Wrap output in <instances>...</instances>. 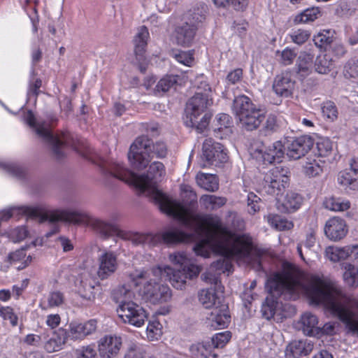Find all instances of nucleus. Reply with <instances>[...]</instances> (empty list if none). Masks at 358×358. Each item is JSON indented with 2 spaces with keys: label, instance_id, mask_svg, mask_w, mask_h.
Returning a JSON list of instances; mask_svg holds the SVG:
<instances>
[{
  "label": "nucleus",
  "instance_id": "nucleus-1",
  "mask_svg": "<svg viewBox=\"0 0 358 358\" xmlns=\"http://www.w3.org/2000/svg\"><path fill=\"white\" fill-rule=\"evenodd\" d=\"M181 224L187 230V234L192 236L188 242L203 237L194 247L197 255L208 257L210 252L220 255L206 272H210L219 278L221 273L231 271V259L260 266V252L253 245L252 238L248 234L231 231L222 224L219 217L207 218L203 226L191 217Z\"/></svg>",
  "mask_w": 358,
  "mask_h": 358
},
{
  "label": "nucleus",
  "instance_id": "nucleus-2",
  "mask_svg": "<svg viewBox=\"0 0 358 358\" xmlns=\"http://www.w3.org/2000/svg\"><path fill=\"white\" fill-rule=\"evenodd\" d=\"M266 287L271 299H277L281 295H292L295 298L304 294L314 305H322L331 314L337 317L343 324L357 331L352 322L349 312L343 307L346 303L357 302L342 293V288L334 280L324 275L305 276L292 264L285 262L282 269L271 275L267 280Z\"/></svg>",
  "mask_w": 358,
  "mask_h": 358
},
{
  "label": "nucleus",
  "instance_id": "nucleus-3",
  "mask_svg": "<svg viewBox=\"0 0 358 358\" xmlns=\"http://www.w3.org/2000/svg\"><path fill=\"white\" fill-rule=\"evenodd\" d=\"M23 213L33 218H38L41 222L49 221L55 223L59 221L91 227L101 237L108 238L116 236L131 242L134 245L152 247L163 242L167 245L178 243H188L192 235L179 229H170L162 234L131 232L121 230L115 224L92 216L84 210L57 209L45 212L41 207L23 206Z\"/></svg>",
  "mask_w": 358,
  "mask_h": 358
},
{
  "label": "nucleus",
  "instance_id": "nucleus-4",
  "mask_svg": "<svg viewBox=\"0 0 358 358\" xmlns=\"http://www.w3.org/2000/svg\"><path fill=\"white\" fill-rule=\"evenodd\" d=\"M169 260L180 268L173 270L169 266H157L149 271L136 270L129 274L134 286L143 283L140 294L147 301L153 304L166 302L171 297L170 288L162 284L164 275L169 277L171 285L178 289L185 287L187 280L196 278L201 268L194 264L185 252H176L169 255Z\"/></svg>",
  "mask_w": 358,
  "mask_h": 358
},
{
  "label": "nucleus",
  "instance_id": "nucleus-5",
  "mask_svg": "<svg viewBox=\"0 0 358 358\" xmlns=\"http://www.w3.org/2000/svg\"><path fill=\"white\" fill-rule=\"evenodd\" d=\"M110 172L115 178L134 185L150 196L162 212L173 216L181 223L189 219L190 215L183 206L172 201L168 195L159 190L157 187L158 180L165 174L164 166L162 162L152 163L146 175H138L125 169L120 163H115Z\"/></svg>",
  "mask_w": 358,
  "mask_h": 358
},
{
  "label": "nucleus",
  "instance_id": "nucleus-6",
  "mask_svg": "<svg viewBox=\"0 0 358 358\" xmlns=\"http://www.w3.org/2000/svg\"><path fill=\"white\" fill-rule=\"evenodd\" d=\"M213 104V99L206 93L196 92L188 101L186 107L185 124L194 127L199 133H202L208 127L210 115L206 110Z\"/></svg>",
  "mask_w": 358,
  "mask_h": 358
},
{
  "label": "nucleus",
  "instance_id": "nucleus-7",
  "mask_svg": "<svg viewBox=\"0 0 358 358\" xmlns=\"http://www.w3.org/2000/svg\"><path fill=\"white\" fill-rule=\"evenodd\" d=\"M24 120L34 129L38 136L49 143L52 154L55 159H62L65 156L64 148L66 146H73L70 141L71 137L69 133L53 135L49 129L48 124L45 122L36 121L31 111L29 110L26 113Z\"/></svg>",
  "mask_w": 358,
  "mask_h": 358
},
{
  "label": "nucleus",
  "instance_id": "nucleus-8",
  "mask_svg": "<svg viewBox=\"0 0 358 358\" xmlns=\"http://www.w3.org/2000/svg\"><path fill=\"white\" fill-rule=\"evenodd\" d=\"M233 110L241 127L248 131L257 129L265 119L264 110L257 107L245 95L234 99Z\"/></svg>",
  "mask_w": 358,
  "mask_h": 358
},
{
  "label": "nucleus",
  "instance_id": "nucleus-9",
  "mask_svg": "<svg viewBox=\"0 0 358 358\" xmlns=\"http://www.w3.org/2000/svg\"><path fill=\"white\" fill-rule=\"evenodd\" d=\"M201 278L203 281L214 287L199 291L198 297L200 303L207 309H213L215 306L222 305L221 297L224 292V287L218 278L212 275L210 272L203 273Z\"/></svg>",
  "mask_w": 358,
  "mask_h": 358
},
{
  "label": "nucleus",
  "instance_id": "nucleus-10",
  "mask_svg": "<svg viewBox=\"0 0 358 358\" xmlns=\"http://www.w3.org/2000/svg\"><path fill=\"white\" fill-rule=\"evenodd\" d=\"M152 141L146 136H140L130 146L128 159L134 169L142 170L151 160Z\"/></svg>",
  "mask_w": 358,
  "mask_h": 358
},
{
  "label": "nucleus",
  "instance_id": "nucleus-11",
  "mask_svg": "<svg viewBox=\"0 0 358 358\" xmlns=\"http://www.w3.org/2000/svg\"><path fill=\"white\" fill-rule=\"evenodd\" d=\"M117 313L123 323L136 327H141L148 317L145 309L132 301H121Z\"/></svg>",
  "mask_w": 358,
  "mask_h": 358
},
{
  "label": "nucleus",
  "instance_id": "nucleus-12",
  "mask_svg": "<svg viewBox=\"0 0 358 358\" xmlns=\"http://www.w3.org/2000/svg\"><path fill=\"white\" fill-rule=\"evenodd\" d=\"M287 169L275 166L266 173L263 180V189L268 194L278 196L289 182Z\"/></svg>",
  "mask_w": 358,
  "mask_h": 358
},
{
  "label": "nucleus",
  "instance_id": "nucleus-13",
  "mask_svg": "<svg viewBox=\"0 0 358 358\" xmlns=\"http://www.w3.org/2000/svg\"><path fill=\"white\" fill-rule=\"evenodd\" d=\"M250 155L253 158L264 163H278L284 157L285 148L280 141H277L268 147L262 143H257L251 146Z\"/></svg>",
  "mask_w": 358,
  "mask_h": 358
},
{
  "label": "nucleus",
  "instance_id": "nucleus-14",
  "mask_svg": "<svg viewBox=\"0 0 358 358\" xmlns=\"http://www.w3.org/2000/svg\"><path fill=\"white\" fill-rule=\"evenodd\" d=\"M202 20V16L196 15L192 19L178 25L174 31L173 39L181 46H189L194 38L196 30Z\"/></svg>",
  "mask_w": 358,
  "mask_h": 358
},
{
  "label": "nucleus",
  "instance_id": "nucleus-15",
  "mask_svg": "<svg viewBox=\"0 0 358 358\" xmlns=\"http://www.w3.org/2000/svg\"><path fill=\"white\" fill-rule=\"evenodd\" d=\"M202 151V157L206 160V162L201 164L202 167L213 164L217 166L226 162L228 159L227 150L223 145L215 142L212 138L205 140Z\"/></svg>",
  "mask_w": 358,
  "mask_h": 358
},
{
  "label": "nucleus",
  "instance_id": "nucleus-16",
  "mask_svg": "<svg viewBox=\"0 0 358 358\" xmlns=\"http://www.w3.org/2000/svg\"><path fill=\"white\" fill-rule=\"evenodd\" d=\"M97 329V321L92 319L85 322H71L68 327L64 329L66 340L73 341H83L87 336L93 334Z\"/></svg>",
  "mask_w": 358,
  "mask_h": 358
},
{
  "label": "nucleus",
  "instance_id": "nucleus-17",
  "mask_svg": "<svg viewBox=\"0 0 358 358\" xmlns=\"http://www.w3.org/2000/svg\"><path fill=\"white\" fill-rule=\"evenodd\" d=\"M118 254L108 249H103L98 256L97 275L101 280H106L116 272L118 268Z\"/></svg>",
  "mask_w": 358,
  "mask_h": 358
},
{
  "label": "nucleus",
  "instance_id": "nucleus-18",
  "mask_svg": "<svg viewBox=\"0 0 358 358\" xmlns=\"http://www.w3.org/2000/svg\"><path fill=\"white\" fill-rule=\"evenodd\" d=\"M313 140L308 136L287 138L285 145L287 156L294 160L303 157L312 148Z\"/></svg>",
  "mask_w": 358,
  "mask_h": 358
},
{
  "label": "nucleus",
  "instance_id": "nucleus-19",
  "mask_svg": "<svg viewBox=\"0 0 358 358\" xmlns=\"http://www.w3.org/2000/svg\"><path fill=\"white\" fill-rule=\"evenodd\" d=\"M122 346V339L117 335H105L97 341V350L101 358H117Z\"/></svg>",
  "mask_w": 358,
  "mask_h": 358
},
{
  "label": "nucleus",
  "instance_id": "nucleus-20",
  "mask_svg": "<svg viewBox=\"0 0 358 358\" xmlns=\"http://www.w3.org/2000/svg\"><path fill=\"white\" fill-rule=\"evenodd\" d=\"M348 233V227L344 220L338 217L329 218L324 226L326 236L334 241L343 239Z\"/></svg>",
  "mask_w": 358,
  "mask_h": 358
},
{
  "label": "nucleus",
  "instance_id": "nucleus-21",
  "mask_svg": "<svg viewBox=\"0 0 358 358\" xmlns=\"http://www.w3.org/2000/svg\"><path fill=\"white\" fill-rule=\"evenodd\" d=\"M297 328L306 336H313L320 335V327L317 315L310 313H303L297 322Z\"/></svg>",
  "mask_w": 358,
  "mask_h": 358
},
{
  "label": "nucleus",
  "instance_id": "nucleus-22",
  "mask_svg": "<svg viewBox=\"0 0 358 358\" xmlns=\"http://www.w3.org/2000/svg\"><path fill=\"white\" fill-rule=\"evenodd\" d=\"M180 190L182 194V199H183L184 203H181L178 201H177L176 200L173 199L171 197H169V198L172 201H176L178 203H180L182 206H183L187 210L188 213L189 214L191 218H192L193 220H195L199 223V224H201L203 226V224H204L205 220L207 218H208L210 217H215L214 215H208V216H206V217L201 219L199 216L195 215L192 212V210L189 209V208L187 206V205L191 206L196 203L197 196H196V192L193 190V189L191 186H189L188 185H185V184L181 185Z\"/></svg>",
  "mask_w": 358,
  "mask_h": 358
},
{
  "label": "nucleus",
  "instance_id": "nucleus-23",
  "mask_svg": "<svg viewBox=\"0 0 358 358\" xmlns=\"http://www.w3.org/2000/svg\"><path fill=\"white\" fill-rule=\"evenodd\" d=\"M230 315L225 304L215 306L207 317L209 324L214 329H224L230 322Z\"/></svg>",
  "mask_w": 358,
  "mask_h": 358
},
{
  "label": "nucleus",
  "instance_id": "nucleus-24",
  "mask_svg": "<svg viewBox=\"0 0 358 358\" xmlns=\"http://www.w3.org/2000/svg\"><path fill=\"white\" fill-rule=\"evenodd\" d=\"M313 349V344L307 339L292 341L286 348L287 358H301L308 355Z\"/></svg>",
  "mask_w": 358,
  "mask_h": 358
},
{
  "label": "nucleus",
  "instance_id": "nucleus-25",
  "mask_svg": "<svg viewBox=\"0 0 358 358\" xmlns=\"http://www.w3.org/2000/svg\"><path fill=\"white\" fill-rule=\"evenodd\" d=\"M294 85L295 81L291 73L285 72L275 78L273 89L278 95L288 97L292 94Z\"/></svg>",
  "mask_w": 358,
  "mask_h": 358
},
{
  "label": "nucleus",
  "instance_id": "nucleus-26",
  "mask_svg": "<svg viewBox=\"0 0 358 358\" xmlns=\"http://www.w3.org/2000/svg\"><path fill=\"white\" fill-rule=\"evenodd\" d=\"M67 340L65 336L64 328L55 331L51 337L47 334V338L43 340V348L48 353L60 350Z\"/></svg>",
  "mask_w": 358,
  "mask_h": 358
},
{
  "label": "nucleus",
  "instance_id": "nucleus-27",
  "mask_svg": "<svg viewBox=\"0 0 358 358\" xmlns=\"http://www.w3.org/2000/svg\"><path fill=\"white\" fill-rule=\"evenodd\" d=\"M354 249L353 245H348L341 248L329 246L325 250V256L333 262L344 260L350 257H352L354 262Z\"/></svg>",
  "mask_w": 358,
  "mask_h": 358
},
{
  "label": "nucleus",
  "instance_id": "nucleus-28",
  "mask_svg": "<svg viewBox=\"0 0 358 358\" xmlns=\"http://www.w3.org/2000/svg\"><path fill=\"white\" fill-rule=\"evenodd\" d=\"M95 280L88 273H83L80 275V287L78 292L81 296L89 301L95 299L96 294Z\"/></svg>",
  "mask_w": 358,
  "mask_h": 358
},
{
  "label": "nucleus",
  "instance_id": "nucleus-29",
  "mask_svg": "<svg viewBox=\"0 0 358 358\" xmlns=\"http://www.w3.org/2000/svg\"><path fill=\"white\" fill-rule=\"evenodd\" d=\"M149 38L148 29L146 27L142 26L138 29V32L134 36V52L136 59L141 62L144 59V52Z\"/></svg>",
  "mask_w": 358,
  "mask_h": 358
},
{
  "label": "nucleus",
  "instance_id": "nucleus-30",
  "mask_svg": "<svg viewBox=\"0 0 358 358\" xmlns=\"http://www.w3.org/2000/svg\"><path fill=\"white\" fill-rule=\"evenodd\" d=\"M213 350L210 341L198 342L189 346V352L195 358H216Z\"/></svg>",
  "mask_w": 358,
  "mask_h": 358
},
{
  "label": "nucleus",
  "instance_id": "nucleus-31",
  "mask_svg": "<svg viewBox=\"0 0 358 358\" xmlns=\"http://www.w3.org/2000/svg\"><path fill=\"white\" fill-rule=\"evenodd\" d=\"M323 164L319 157L309 156L303 165V172L308 177L319 176L323 171Z\"/></svg>",
  "mask_w": 358,
  "mask_h": 358
},
{
  "label": "nucleus",
  "instance_id": "nucleus-32",
  "mask_svg": "<svg viewBox=\"0 0 358 358\" xmlns=\"http://www.w3.org/2000/svg\"><path fill=\"white\" fill-rule=\"evenodd\" d=\"M197 185L208 192H215L219 188V180L214 174L198 173L196 176Z\"/></svg>",
  "mask_w": 358,
  "mask_h": 358
},
{
  "label": "nucleus",
  "instance_id": "nucleus-33",
  "mask_svg": "<svg viewBox=\"0 0 358 358\" xmlns=\"http://www.w3.org/2000/svg\"><path fill=\"white\" fill-rule=\"evenodd\" d=\"M313 55L307 52H301L296 61L297 72L301 76L309 75L313 69Z\"/></svg>",
  "mask_w": 358,
  "mask_h": 358
},
{
  "label": "nucleus",
  "instance_id": "nucleus-34",
  "mask_svg": "<svg viewBox=\"0 0 358 358\" xmlns=\"http://www.w3.org/2000/svg\"><path fill=\"white\" fill-rule=\"evenodd\" d=\"M265 218L270 226L278 231L289 230L294 226L292 221L277 214H269Z\"/></svg>",
  "mask_w": 358,
  "mask_h": 358
},
{
  "label": "nucleus",
  "instance_id": "nucleus-35",
  "mask_svg": "<svg viewBox=\"0 0 358 358\" xmlns=\"http://www.w3.org/2000/svg\"><path fill=\"white\" fill-rule=\"evenodd\" d=\"M226 202L227 199L224 197L211 194H205L200 198L201 204L207 210H217L223 206Z\"/></svg>",
  "mask_w": 358,
  "mask_h": 358
},
{
  "label": "nucleus",
  "instance_id": "nucleus-36",
  "mask_svg": "<svg viewBox=\"0 0 358 358\" xmlns=\"http://www.w3.org/2000/svg\"><path fill=\"white\" fill-rule=\"evenodd\" d=\"M315 71L320 74H327L334 67V61L329 54L317 56L315 63Z\"/></svg>",
  "mask_w": 358,
  "mask_h": 358
},
{
  "label": "nucleus",
  "instance_id": "nucleus-37",
  "mask_svg": "<svg viewBox=\"0 0 358 358\" xmlns=\"http://www.w3.org/2000/svg\"><path fill=\"white\" fill-rule=\"evenodd\" d=\"M325 208L332 211H344L350 208V202L341 198L329 197L324 201Z\"/></svg>",
  "mask_w": 358,
  "mask_h": 358
},
{
  "label": "nucleus",
  "instance_id": "nucleus-38",
  "mask_svg": "<svg viewBox=\"0 0 358 358\" xmlns=\"http://www.w3.org/2000/svg\"><path fill=\"white\" fill-rule=\"evenodd\" d=\"M8 259L11 264L19 265L17 266L18 270L24 268L31 261V257L28 256L26 257L25 250L24 249L17 250L14 252L10 253Z\"/></svg>",
  "mask_w": 358,
  "mask_h": 358
},
{
  "label": "nucleus",
  "instance_id": "nucleus-39",
  "mask_svg": "<svg viewBox=\"0 0 358 358\" xmlns=\"http://www.w3.org/2000/svg\"><path fill=\"white\" fill-rule=\"evenodd\" d=\"M178 84L181 85L178 76H166L158 82L155 87V93L166 92Z\"/></svg>",
  "mask_w": 358,
  "mask_h": 358
},
{
  "label": "nucleus",
  "instance_id": "nucleus-40",
  "mask_svg": "<svg viewBox=\"0 0 358 358\" xmlns=\"http://www.w3.org/2000/svg\"><path fill=\"white\" fill-rule=\"evenodd\" d=\"M64 301L63 293L59 291H53L48 294L45 300L41 303V306L43 309L52 308L60 306Z\"/></svg>",
  "mask_w": 358,
  "mask_h": 358
},
{
  "label": "nucleus",
  "instance_id": "nucleus-41",
  "mask_svg": "<svg viewBox=\"0 0 358 358\" xmlns=\"http://www.w3.org/2000/svg\"><path fill=\"white\" fill-rule=\"evenodd\" d=\"M301 203V196L297 193L290 192L286 194L282 205L287 213H292L299 209Z\"/></svg>",
  "mask_w": 358,
  "mask_h": 358
},
{
  "label": "nucleus",
  "instance_id": "nucleus-42",
  "mask_svg": "<svg viewBox=\"0 0 358 358\" xmlns=\"http://www.w3.org/2000/svg\"><path fill=\"white\" fill-rule=\"evenodd\" d=\"M344 268L343 279L345 282L349 286L357 287L358 285V268L349 263L345 264Z\"/></svg>",
  "mask_w": 358,
  "mask_h": 358
},
{
  "label": "nucleus",
  "instance_id": "nucleus-43",
  "mask_svg": "<svg viewBox=\"0 0 358 358\" xmlns=\"http://www.w3.org/2000/svg\"><path fill=\"white\" fill-rule=\"evenodd\" d=\"M338 182L351 190L358 189V180L353 178L351 173L348 171H341L338 176Z\"/></svg>",
  "mask_w": 358,
  "mask_h": 358
},
{
  "label": "nucleus",
  "instance_id": "nucleus-44",
  "mask_svg": "<svg viewBox=\"0 0 358 358\" xmlns=\"http://www.w3.org/2000/svg\"><path fill=\"white\" fill-rule=\"evenodd\" d=\"M342 293L349 297V298H351V299H355L357 302V304L355 303V304H353L352 303H346L345 304H343V307L345 308V310H346L347 312H349L350 313V317H351V320L352 322V323L355 324V327L357 329V331H354L353 329H350L346 324H344L346 329L348 330V331L351 332L352 334H357L358 335V316H357L350 309L352 308H355V309H357L358 310V299L352 296V295H348L347 294H345L343 290H342Z\"/></svg>",
  "mask_w": 358,
  "mask_h": 358
},
{
  "label": "nucleus",
  "instance_id": "nucleus-45",
  "mask_svg": "<svg viewBox=\"0 0 358 358\" xmlns=\"http://www.w3.org/2000/svg\"><path fill=\"white\" fill-rule=\"evenodd\" d=\"M146 333L150 341L159 340L163 334L162 324L157 320L150 321L147 326Z\"/></svg>",
  "mask_w": 358,
  "mask_h": 358
},
{
  "label": "nucleus",
  "instance_id": "nucleus-46",
  "mask_svg": "<svg viewBox=\"0 0 358 358\" xmlns=\"http://www.w3.org/2000/svg\"><path fill=\"white\" fill-rule=\"evenodd\" d=\"M319 15L320 11L317 8H308L301 13L297 15L294 17V21L296 24L313 22L318 17Z\"/></svg>",
  "mask_w": 358,
  "mask_h": 358
},
{
  "label": "nucleus",
  "instance_id": "nucleus-47",
  "mask_svg": "<svg viewBox=\"0 0 358 358\" xmlns=\"http://www.w3.org/2000/svg\"><path fill=\"white\" fill-rule=\"evenodd\" d=\"M316 146L320 157L329 156L333 150V143L328 138H319Z\"/></svg>",
  "mask_w": 358,
  "mask_h": 358
},
{
  "label": "nucleus",
  "instance_id": "nucleus-48",
  "mask_svg": "<svg viewBox=\"0 0 358 358\" xmlns=\"http://www.w3.org/2000/svg\"><path fill=\"white\" fill-rule=\"evenodd\" d=\"M276 57L280 64L287 66L293 63L296 58V52L288 48H285L282 51H277Z\"/></svg>",
  "mask_w": 358,
  "mask_h": 358
},
{
  "label": "nucleus",
  "instance_id": "nucleus-49",
  "mask_svg": "<svg viewBox=\"0 0 358 358\" xmlns=\"http://www.w3.org/2000/svg\"><path fill=\"white\" fill-rule=\"evenodd\" d=\"M47 338V333L42 332L40 334H29L23 339V343L27 345L34 347L43 346V340Z\"/></svg>",
  "mask_w": 358,
  "mask_h": 358
},
{
  "label": "nucleus",
  "instance_id": "nucleus-50",
  "mask_svg": "<svg viewBox=\"0 0 358 358\" xmlns=\"http://www.w3.org/2000/svg\"><path fill=\"white\" fill-rule=\"evenodd\" d=\"M230 338L231 333L227 331L216 334L210 342L213 349L222 348L229 341Z\"/></svg>",
  "mask_w": 358,
  "mask_h": 358
},
{
  "label": "nucleus",
  "instance_id": "nucleus-51",
  "mask_svg": "<svg viewBox=\"0 0 358 358\" xmlns=\"http://www.w3.org/2000/svg\"><path fill=\"white\" fill-rule=\"evenodd\" d=\"M333 34L330 30H323L314 36L313 41L317 46L323 48L332 42Z\"/></svg>",
  "mask_w": 358,
  "mask_h": 358
},
{
  "label": "nucleus",
  "instance_id": "nucleus-52",
  "mask_svg": "<svg viewBox=\"0 0 358 358\" xmlns=\"http://www.w3.org/2000/svg\"><path fill=\"white\" fill-rule=\"evenodd\" d=\"M145 354L144 347L138 344H131L128 347L124 358H145Z\"/></svg>",
  "mask_w": 358,
  "mask_h": 358
},
{
  "label": "nucleus",
  "instance_id": "nucleus-53",
  "mask_svg": "<svg viewBox=\"0 0 358 358\" xmlns=\"http://www.w3.org/2000/svg\"><path fill=\"white\" fill-rule=\"evenodd\" d=\"M173 57L178 62L186 66H192L194 63L193 52L192 51H178L173 53Z\"/></svg>",
  "mask_w": 358,
  "mask_h": 358
},
{
  "label": "nucleus",
  "instance_id": "nucleus-54",
  "mask_svg": "<svg viewBox=\"0 0 358 358\" xmlns=\"http://www.w3.org/2000/svg\"><path fill=\"white\" fill-rule=\"evenodd\" d=\"M0 317L4 320H8L12 326H16L17 324V317L14 313L13 309L9 306L0 305Z\"/></svg>",
  "mask_w": 358,
  "mask_h": 358
},
{
  "label": "nucleus",
  "instance_id": "nucleus-55",
  "mask_svg": "<svg viewBox=\"0 0 358 358\" xmlns=\"http://www.w3.org/2000/svg\"><path fill=\"white\" fill-rule=\"evenodd\" d=\"M77 358H97L96 352L93 346H82L76 351Z\"/></svg>",
  "mask_w": 358,
  "mask_h": 358
},
{
  "label": "nucleus",
  "instance_id": "nucleus-56",
  "mask_svg": "<svg viewBox=\"0 0 358 358\" xmlns=\"http://www.w3.org/2000/svg\"><path fill=\"white\" fill-rule=\"evenodd\" d=\"M275 303H277V301L271 298L270 299L269 296L266 297V304L262 306V311L264 317L267 320L271 319L275 314Z\"/></svg>",
  "mask_w": 358,
  "mask_h": 358
},
{
  "label": "nucleus",
  "instance_id": "nucleus-57",
  "mask_svg": "<svg viewBox=\"0 0 358 358\" xmlns=\"http://www.w3.org/2000/svg\"><path fill=\"white\" fill-rule=\"evenodd\" d=\"M310 33L308 31L298 29L290 34L292 41L299 45L305 43L310 37Z\"/></svg>",
  "mask_w": 358,
  "mask_h": 358
},
{
  "label": "nucleus",
  "instance_id": "nucleus-58",
  "mask_svg": "<svg viewBox=\"0 0 358 358\" xmlns=\"http://www.w3.org/2000/svg\"><path fill=\"white\" fill-rule=\"evenodd\" d=\"M343 73L346 78L358 77V61H349L344 67Z\"/></svg>",
  "mask_w": 358,
  "mask_h": 358
},
{
  "label": "nucleus",
  "instance_id": "nucleus-59",
  "mask_svg": "<svg viewBox=\"0 0 358 358\" xmlns=\"http://www.w3.org/2000/svg\"><path fill=\"white\" fill-rule=\"evenodd\" d=\"M322 114L327 119L334 120L337 117V109L333 102H326L322 108Z\"/></svg>",
  "mask_w": 358,
  "mask_h": 358
},
{
  "label": "nucleus",
  "instance_id": "nucleus-60",
  "mask_svg": "<svg viewBox=\"0 0 358 358\" xmlns=\"http://www.w3.org/2000/svg\"><path fill=\"white\" fill-rule=\"evenodd\" d=\"M260 198L255 195L254 193L250 192L248 195V212L250 214H255L260 209L259 201Z\"/></svg>",
  "mask_w": 358,
  "mask_h": 358
},
{
  "label": "nucleus",
  "instance_id": "nucleus-61",
  "mask_svg": "<svg viewBox=\"0 0 358 358\" xmlns=\"http://www.w3.org/2000/svg\"><path fill=\"white\" fill-rule=\"evenodd\" d=\"M216 126L215 129L221 131L222 129L228 128L231 124V117L226 113H220L215 118Z\"/></svg>",
  "mask_w": 358,
  "mask_h": 358
},
{
  "label": "nucleus",
  "instance_id": "nucleus-62",
  "mask_svg": "<svg viewBox=\"0 0 358 358\" xmlns=\"http://www.w3.org/2000/svg\"><path fill=\"white\" fill-rule=\"evenodd\" d=\"M196 85L197 87L196 92H201L203 94L208 93L210 97H212L211 88L203 76L197 78Z\"/></svg>",
  "mask_w": 358,
  "mask_h": 358
},
{
  "label": "nucleus",
  "instance_id": "nucleus-63",
  "mask_svg": "<svg viewBox=\"0 0 358 358\" xmlns=\"http://www.w3.org/2000/svg\"><path fill=\"white\" fill-rule=\"evenodd\" d=\"M152 152L156 155L157 157L162 158L166 155L167 149L166 145L162 142H157L155 144H151Z\"/></svg>",
  "mask_w": 358,
  "mask_h": 358
},
{
  "label": "nucleus",
  "instance_id": "nucleus-64",
  "mask_svg": "<svg viewBox=\"0 0 358 358\" xmlns=\"http://www.w3.org/2000/svg\"><path fill=\"white\" fill-rule=\"evenodd\" d=\"M243 77V71L241 69H236L230 71L227 76V80L230 84L234 85L239 82Z\"/></svg>",
  "mask_w": 358,
  "mask_h": 358
}]
</instances>
